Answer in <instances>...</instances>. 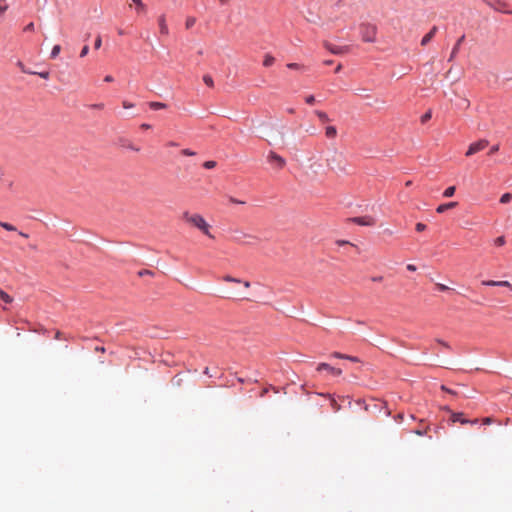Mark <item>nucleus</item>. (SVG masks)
I'll return each mask as SVG.
<instances>
[{
    "label": "nucleus",
    "instance_id": "obj_1",
    "mask_svg": "<svg viewBox=\"0 0 512 512\" xmlns=\"http://www.w3.org/2000/svg\"><path fill=\"white\" fill-rule=\"evenodd\" d=\"M182 219L189 225L197 228L206 236L213 238V235L210 233V224L204 219V217L198 213H190L188 211L183 212Z\"/></svg>",
    "mask_w": 512,
    "mask_h": 512
},
{
    "label": "nucleus",
    "instance_id": "obj_15",
    "mask_svg": "<svg viewBox=\"0 0 512 512\" xmlns=\"http://www.w3.org/2000/svg\"><path fill=\"white\" fill-rule=\"evenodd\" d=\"M464 38H465V36L463 35V36H461V37L458 39L457 43L455 44V46H454V48H453V50H452V53H451V56H450V60H451V59H452V58L457 54V52H458V50H459L460 45H461V44H462V42L464 41Z\"/></svg>",
    "mask_w": 512,
    "mask_h": 512
},
{
    "label": "nucleus",
    "instance_id": "obj_59",
    "mask_svg": "<svg viewBox=\"0 0 512 512\" xmlns=\"http://www.w3.org/2000/svg\"><path fill=\"white\" fill-rule=\"evenodd\" d=\"M341 69H342V65H341V64H339V65L336 67L335 72H336V73H338V72H340V70H341Z\"/></svg>",
    "mask_w": 512,
    "mask_h": 512
},
{
    "label": "nucleus",
    "instance_id": "obj_40",
    "mask_svg": "<svg viewBox=\"0 0 512 512\" xmlns=\"http://www.w3.org/2000/svg\"><path fill=\"white\" fill-rule=\"evenodd\" d=\"M498 150H499V145H498V144L493 145V146L490 148L489 155H492V154H494V153L498 152Z\"/></svg>",
    "mask_w": 512,
    "mask_h": 512
},
{
    "label": "nucleus",
    "instance_id": "obj_34",
    "mask_svg": "<svg viewBox=\"0 0 512 512\" xmlns=\"http://www.w3.org/2000/svg\"><path fill=\"white\" fill-rule=\"evenodd\" d=\"M89 52V46L88 45H84L81 52H80V57L83 58L85 57Z\"/></svg>",
    "mask_w": 512,
    "mask_h": 512
},
{
    "label": "nucleus",
    "instance_id": "obj_8",
    "mask_svg": "<svg viewBox=\"0 0 512 512\" xmlns=\"http://www.w3.org/2000/svg\"><path fill=\"white\" fill-rule=\"evenodd\" d=\"M352 221L358 225L362 226H373L375 225V219L371 216H364V217H355L352 218Z\"/></svg>",
    "mask_w": 512,
    "mask_h": 512
},
{
    "label": "nucleus",
    "instance_id": "obj_17",
    "mask_svg": "<svg viewBox=\"0 0 512 512\" xmlns=\"http://www.w3.org/2000/svg\"><path fill=\"white\" fill-rule=\"evenodd\" d=\"M149 106L153 110H159V109H165L166 108V104L162 103V102H150Z\"/></svg>",
    "mask_w": 512,
    "mask_h": 512
},
{
    "label": "nucleus",
    "instance_id": "obj_6",
    "mask_svg": "<svg viewBox=\"0 0 512 512\" xmlns=\"http://www.w3.org/2000/svg\"><path fill=\"white\" fill-rule=\"evenodd\" d=\"M257 238L251 234H247L241 231H235L234 241L237 243H250L251 240H256Z\"/></svg>",
    "mask_w": 512,
    "mask_h": 512
},
{
    "label": "nucleus",
    "instance_id": "obj_62",
    "mask_svg": "<svg viewBox=\"0 0 512 512\" xmlns=\"http://www.w3.org/2000/svg\"><path fill=\"white\" fill-rule=\"evenodd\" d=\"M332 63H333V61H332V60H326V61H324V64H325V65H331Z\"/></svg>",
    "mask_w": 512,
    "mask_h": 512
},
{
    "label": "nucleus",
    "instance_id": "obj_42",
    "mask_svg": "<svg viewBox=\"0 0 512 512\" xmlns=\"http://www.w3.org/2000/svg\"><path fill=\"white\" fill-rule=\"evenodd\" d=\"M287 67L289 69H300L302 66L297 63H289V64H287Z\"/></svg>",
    "mask_w": 512,
    "mask_h": 512
},
{
    "label": "nucleus",
    "instance_id": "obj_37",
    "mask_svg": "<svg viewBox=\"0 0 512 512\" xmlns=\"http://www.w3.org/2000/svg\"><path fill=\"white\" fill-rule=\"evenodd\" d=\"M493 422H494V420H493V418H491V417H486V418H483V420H482V423H483L484 425H490V424H492Z\"/></svg>",
    "mask_w": 512,
    "mask_h": 512
},
{
    "label": "nucleus",
    "instance_id": "obj_3",
    "mask_svg": "<svg viewBox=\"0 0 512 512\" xmlns=\"http://www.w3.org/2000/svg\"><path fill=\"white\" fill-rule=\"evenodd\" d=\"M377 28L371 24L361 25V35L365 42H374L376 39Z\"/></svg>",
    "mask_w": 512,
    "mask_h": 512
},
{
    "label": "nucleus",
    "instance_id": "obj_23",
    "mask_svg": "<svg viewBox=\"0 0 512 512\" xmlns=\"http://www.w3.org/2000/svg\"><path fill=\"white\" fill-rule=\"evenodd\" d=\"M315 113L318 116V118L320 119V121H322V122L330 121L328 115L325 112H323V111H316Z\"/></svg>",
    "mask_w": 512,
    "mask_h": 512
},
{
    "label": "nucleus",
    "instance_id": "obj_54",
    "mask_svg": "<svg viewBox=\"0 0 512 512\" xmlns=\"http://www.w3.org/2000/svg\"><path fill=\"white\" fill-rule=\"evenodd\" d=\"M372 280L375 282H380L383 280V277L382 276L373 277Z\"/></svg>",
    "mask_w": 512,
    "mask_h": 512
},
{
    "label": "nucleus",
    "instance_id": "obj_5",
    "mask_svg": "<svg viewBox=\"0 0 512 512\" xmlns=\"http://www.w3.org/2000/svg\"><path fill=\"white\" fill-rule=\"evenodd\" d=\"M267 160L271 165H274L279 170L284 168L286 165V160L274 151L269 152Z\"/></svg>",
    "mask_w": 512,
    "mask_h": 512
},
{
    "label": "nucleus",
    "instance_id": "obj_13",
    "mask_svg": "<svg viewBox=\"0 0 512 512\" xmlns=\"http://www.w3.org/2000/svg\"><path fill=\"white\" fill-rule=\"evenodd\" d=\"M325 135L329 139H334L337 136V129L334 126H327L325 128Z\"/></svg>",
    "mask_w": 512,
    "mask_h": 512
},
{
    "label": "nucleus",
    "instance_id": "obj_31",
    "mask_svg": "<svg viewBox=\"0 0 512 512\" xmlns=\"http://www.w3.org/2000/svg\"><path fill=\"white\" fill-rule=\"evenodd\" d=\"M331 407L336 412L339 411L341 408L340 405L336 402V400L334 398H331Z\"/></svg>",
    "mask_w": 512,
    "mask_h": 512
},
{
    "label": "nucleus",
    "instance_id": "obj_36",
    "mask_svg": "<svg viewBox=\"0 0 512 512\" xmlns=\"http://www.w3.org/2000/svg\"><path fill=\"white\" fill-rule=\"evenodd\" d=\"M415 228L418 232H422L426 229V225L419 222L416 224Z\"/></svg>",
    "mask_w": 512,
    "mask_h": 512
},
{
    "label": "nucleus",
    "instance_id": "obj_29",
    "mask_svg": "<svg viewBox=\"0 0 512 512\" xmlns=\"http://www.w3.org/2000/svg\"><path fill=\"white\" fill-rule=\"evenodd\" d=\"M432 117V112L431 111H427L424 115H422L421 117V122L422 123H425L427 122L428 120H430Z\"/></svg>",
    "mask_w": 512,
    "mask_h": 512
},
{
    "label": "nucleus",
    "instance_id": "obj_32",
    "mask_svg": "<svg viewBox=\"0 0 512 512\" xmlns=\"http://www.w3.org/2000/svg\"><path fill=\"white\" fill-rule=\"evenodd\" d=\"M203 166L206 168V169H212L216 166V162L215 161H206Z\"/></svg>",
    "mask_w": 512,
    "mask_h": 512
},
{
    "label": "nucleus",
    "instance_id": "obj_12",
    "mask_svg": "<svg viewBox=\"0 0 512 512\" xmlns=\"http://www.w3.org/2000/svg\"><path fill=\"white\" fill-rule=\"evenodd\" d=\"M457 202H449L445 204H441L437 207L436 211L437 213H444L446 210L454 208L457 206Z\"/></svg>",
    "mask_w": 512,
    "mask_h": 512
},
{
    "label": "nucleus",
    "instance_id": "obj_46",
    "mask_svg": "<svg viewBox=\"0 0 512 512\" xmlns=\"http://www.w3.org/2000/svg\"><path fill=\"white\" fill-rule=\"evenodd\" d=\"M24 30H25V31H33V30H34V23H32V22H31V23H29V24L25 27V29H24Z\"/></svg>",
    "mask_w": 512,
    "mask_h": 512
},
{
    "label": "nucleus",
    "instance_id": "obj_41",
    "mask_svg": "<svg viewBox=\"0 0 512 512\" xmlns=\"http://www.w3.org/2000/svg\"><path fill=\"white\" fill-rule=\"evenodd\" d=\"M182 154L185 155V156H194L195 152L191 151L189 149H184V150H182Z\"/></svg>",
    "mask_w": 512,
    "mask_h": 512
},
{
    "label": "nucleus",
    "instance_id": "obj_2",
    "mask_svg": "<svg viewBox=\"0 0 512 512\" xmlns=\"http://www.w3.org/2000/svg\"><path fill=\"white\" fill-rule=\"evenodd\" d=\"M326 166L333 172L345 173L347 162L344 154L337 149L332 150L328 153L326 159Z\"/></svg>",
    "mask_w": 512,
    "mask_h": 512
},
{
    "label": "nucleus",
    "instance_id": "obj_38",
    "mask_svg": "<svg viewBox=\"0 0 512 512\" xmlns=\"http://www.w3.org/2000/svg\"><path fill=\"white\" fill-rule=\"evenodd\" d=\"M305 101H306L307 104L312 105L315 102V98H314L313 95H309V96L306 97Z\"/></svg>",
    "mask_w": 512,
    "mask_h": 512
},
{
    "label": "nucleus",
    "instance_id": "obj_45",
    "mask_svg": "<svg viewBox=\"0 0 512 512\" xmlns=\"http://www.w3.org/2000/svg\"><path fill=\"white\" fill-rule=\"evenodd\" d=\"M497 286L512 287L508 281H498Z\"/></svg>",
    "mask_w": 512,
    "mask_h": 512
},
{
    "label": "nucleus",
    "instance_id": "obj_20",
    "mask_svg": "<svg viewBox=\"0 0 512 512\" xmlns=\"http://www.w3.org/2000/svg\"><path fill=\"white\" fill-rule=\"evenodd\" d=\"M455 187L454 186H450L448 188L445 189L444 193H443V196L446 197V198H449V197H452L455 193Z\"/></svg>",
    "mask_w": 512,
    "mask_h": 512
},
{
    "label": "nucleus",
    "instance_id": "obj_9",
    "mask_svg": "<svg viewBox=\"0 0 512 512\" xmlns=\"http://www.w3.org/2000/svg\"><path fill=\"white\" fill-rule=\"evenodd\" d=\"M322 370H327V371H329L331 374H333L335 376H340L342 374V370L341 369L332 367V366H330L327 363H320V364H318L317 371L320 372Z\"/></svg>",
    "mask_w": 512,
    "mask_h": 512
},
{
    "label": "nucleus",
    "instance_id": "obj_57",
    "mask_svg": "<svg viewBox=\"0 0 512 512\" xmlns=\"http://www.w3.org/2000/svg\"><path fill=\"white\" fill-rule=\"evenodd\" d=\"M141 128H143V129H150L151 126L149 124H142Z\"/></svg>",
    "mask_w": 512,
    "mask_h": 512
},
{
    "label": "nucleus",
    "instance_id": "obj_14",
    "mask_svg": "<svg viewBox=\"0 0 512 512\" xmlns=\"http://www.w3.org/2000/svg\"><path fill=\"white\" fill-rule=\"evenodd\" d=\"M451 420H452L453 422H460V423H462V424H466V423H468V422H469V420H468V419H465V418L463 417V414H462V413H452V415H451Z\"/></svg>",
    "mask_w": 512,
    "mask_h": 512
},
{
    "label": "nucleus",
    "instance_id": "obj_27",
    "mask_svg": "<svg viewBox=\"0 0 512 512\" xmlns=\"http://www.w3.org/2000/svg\"><path fill=\"white\" fill-rule=\"evenodd\" d=\"M195 23H196V19L194 17H188L186 20L185 26L187 29H190L191 27L194 26Z\"/></svg>",
    "mask_w": 512,
    "mask_h": 512
},
{
    "label": "nucleus",
    "instance_id": "obj_60",
    "mask_svg": "<svg viewBox=\"0 0 512 512\" xmlns=\"http://www.w3.org/2000/svg\"><path fill=\"white\" fill-rule=\"evenodd\" d=\"M95 350L96 351H100V352H105V348L104 347H96Z\"/></svg>",
    "mask_w": 512,
    "mask_h": 512
},
{
    "label": "nucleus",
    "instance_id": "obj_25",
    "mask_svg": "<svg viewBox=\"0 0 512 512\" xmlns=\"http://www.w3.org/2000/svg\"><path fill=\"white\" fill-rule=\"evenodd\" d=\"M225 282H233V283H241L242 280L238 278H234L230 275H226L222 278Z\"/></svg>",
    "mask_w": 512,
    "mask_h": 512
},
{
    "label": "nucleus",
    "instance_id": "obj_51",
    "mask_svg": "<svg viewBox=\"0 0 512 512\" xmlns=\"http://www.w3.org/2000/svg\"><path fill=\"white\" fill-rule=\"evenodd\" d=\"M6 10H7V6L6 5H2L0 3V14H3Z\"/></svg>",
    "mask_w": 512,
    "mask_h": 512
},
{
    "label": "nucleus",
    "instance_id": "obj_64",
    "mask_svg": "<svg viewBox=\"0 0 512 512\" xmlns=\"http://www.w3.org/2000/svg\"><path fill=\"white\" fill-rule=\"evenodd\" d=\"M60 337H61V333L58 331V332L56 333V335H55V338H56V339H60Z\"/></svg>",
    "mask_w": 512,
    "mask_h": 512
},
{
    "label": "nucleus",
    "instance_id": "obj_55",
    "mask_svg": "<svg viewBox=\"0 0 512 512\" xmlns=\"http://www.w3.org/2000/svg\"><path fill=\"white\" fill-rule=\"evenodd\" d=\"M241 283H242V284L244 285V287H246V288H249V287H250V282H249V281H244V280H242V282H241Z\"/></svg>",
    "mask_w": 512,
    "mask_h": 512
},
{
    "label": "nucleus",
    "instance_id": "obj_39",
    "mask_svg": "<svg viewBox=\"0 0 512 512\" xmlns=\"http://www.w3.org/2000/svg\"><path fill=\"white\" fill-rule=\"evenodd\" d=\"M436 287H437V289H438L439 291H446V290H448V289H449V287H448V286H446V285H444V284H441V283H438V284L436 285Z\"/></svg>",
    "mask_w": 512,
    "mask_h": 512
},
{
    "label": "nucleus",
    "instance_id": "obj_43",
    "mask_svg": "<svg viewBox=\"0 0 512 512\" xmlns=\"http://www.w3.org/2000/svg\"><path fill=\"white\" fill-rule=\"evenodd\" d=\"M336 244L339 245V246H342V245H353L352 243H350L347 240H337Z\"/></svg>",
    "mask_w": 512,
    "mask_h": 512
},
{
    "label": "nucleus",
    "instance_id": "obj_16",
    "mask_svg": "<svg viewBox=\"0 0 512 512\" xmlns=\"http://www.w3.org/2000/svg\"><path fill=\"white\" fill-rule=\"evenodd\" d=\"M275 62V58L270 55V54H266L265 57H264V61H263V65L265 67H270L274 64Z\"/></svg>",
    "mask_w": 512,
    "mask_h": 512
},
{
    "label": "nucleus",
    "instance_id": "obj_28",
    "mask_svg": "<svg viewBox=\"0 0 512 512\" xmlns=\"http://www.w3.org/2000/svg\"><path fill=\"white\" fill-rule=\"evenodd\" d=\"M203 81L209 87H213V85H214L213 79L210 75H204Z\"/></svg>",
    "mask_w": 512,
    "mask_h": 512
},
{
    "label": "nucleus",
    "instance_id": "obj_53",
    "mask_svg": "<svg viewBox=\"0 0 512 512\" xmlns=\"http://www.w3.org/2000/svg\"><path fill=\"white\" fill-rule=\"evenodd\" d=\"M93 107L96 108V109H103L104 108V104H102V103L94 104Z\"/></svg>",
    "mask_w": 512,
    "mask_h": 512
},
{
    "label": "nucleus",
    "instance_id": "obj_50",
    "mask_svg": "<svg viewBox=\"0 0 512 512\" xmlns=\"http://www.w3.org/2000/svg\"><path fill=\"white\" fill-rule=\"evenodd\" d=\"M407 270L414 272V271H416V266L413 265V264H408L407 265Z\"/></svg>",
    "mask_w": 512,
    "mask_h": 512
},
{
    "label": "nucleus",
    "instance_id": "obj_58",
    "mask_svg": "<svg viewBox=\"0 0 512 512\" xmlns=\"http://www.w3.org/2000/svg\"><path fill=\"white\" fill-rule=\"evenodd\" d=\"M128 147H129L131 150H134V151H136V152H138V151H139V148H137V147H135V146H133V145H129Z\"/></svg>",
    "mask_w": 512,
    "mask_h": 512
},
{
    "label": "nucleus",
    "instance_id": "obj_10",
    "mask_svg": "<svg viewBox=\"0 0 512 512\" xmlns=\"http://www.w3.org/2000/svg\"><path fill=\"white\" fill-rule=\"evenodd\" d=\"M158 25H159L160 33L162 35H168L169 29H168V26L166 24V18H165L164 15L159 16V18H158Z\"/></svg>",
    "mask_w": 512,
    "mask_h": 512
},
{
    "label": "nucleus",
    "instance_id": "obj_11",
    "mask_svg": "<svg viewBox=\"0 0 512 512\" xmlns=\"http://www.w3.org/2000/svg\"><path fill=\"white\" fill-rule=\"evenodd\" d=\"M437 32V27L434 26L432 27V29L422 38L421 40V45L425 46L426 44H428L432 38L435 36Z\"/></svg>",
    "mask_w": 512,
    "mask_h": 512
},
{
    "label": "nucleus",
    "instance_id": "obj_30",
    "mask_svg": "<svg viewBox=\"0 0 512 512\" xmlns=\"http://www.w3.org/2000/svg\"><path fill=\"white\" fill-rule=\"evenodd\" d=\"M495 245L503 246L505 244V238L503 236H499L494 241Z\"/></svg>",
    "mask_w": 512,
    "mask_h": 512
},
{
    "label": "nucleus",
    "instance_id": "obj_56",
    "mask_svg": "<svg viewBox=\"0 0 512 512\" xmlns=\"http://www.w3.org/2000/svg\"><path fill=\"white\" fill-rule=\"evenodd\" d=\"M267 392H268V388L263 389L260 396L264 397L267 394Z\"/></svg>",
    "mask_w": 512,
    "mask_h": 512
},
{
    "label": "nucleus",
    "instance_id": "obj_33",
    "mask_svg": "<svg viewBox=\"0 0 512 512\" xmlns=\"http://www.w3.org/2000/svg\"><path fill=\"white\" fill-rule=\"evenodd\" d=\"M102 45V39H101V36L98 35L95 39V43H94V48L95 49H99Z\"/></svg>",
    "mask_w": 512,
    "mask_h": 512
},
{
    "label": "nucleus",
    "instance_id": "obj_47",
    "mask_svg": "<svg viewBox=\"0 0 512 512\" xmlns=\"http://www.w3.org/2000/svg\"><path fill=\"white\" fill-rule=\"evenodd\" d=\"M330 356L334 357V358L341 359L342 353H340V352H333Z\"/></svg>",
    "mask_w": 512,
    "mask_h": 512
},
{
    "label": "nucleus",
    "instance_id": "obj_18",
    "mask_svg": "<svg viewBox=\"0 0 512 512\" xmlns=\"http://www.w3.org/2000/svg\"><path fill=\"white\" fill-rule=\"evenodd\" d=\"M0 299L8 304L13 301V298L10 295H8L6 292H4L3 290H0Z\"/></svg>",
    "mask_w": 512,
    "mask_h": 512
},
{
    "label": "nucleus",
    "instance_id": "obj_49",
    "mask_svg": "<svg viewBox=\"0 0 512 512\" xmlns=\"http://www.w3.org/2000/svg\"><path fill=\"white\" fill-rule=\"evenodd\" d=\"M347 360H350L352 362H359L360 361L359 358H357L355 356H350V355H348Z\"/></svg>",
    "mask_w": 512,
    "mask_h": 512
},
{
    "label": "nucleus",
    "instance_id": "obj_26",
    "mask_svg": "<svg viewBox=\"0 0 512 512\" xmlns=\"http://www.w3.org/2000/svg\"><path fill=\"white\" fill-rule=\"evenodd\" d=\"M133 3L136 5L137 9L139 11H145L146 9V6L145 4L142 2V0H132Z\"/></svg>",
    "mask_w": 512,
    "mask_h": 512
},
{
    "label": "nucleus",
    "instance_id": "obj_22",
    "mask_svg": "<svg viewBox=\"0 0 512 512\" xmlns=\"http://www.w3.org/2000/svg\"><path fill=\"white\" fill-rule=\"evenodd\" d=\"M61 51V46L60 45H55L53 48H52V51H51V54H50V57L52 59H55L56 57H58L59 53Z\"/></svg>",
    "mask_w": 512,
    "mask_h": 512
},
{
    "label": "nucleus",
    "instance_id": "obj_7",
    "mask_svg": "<svg viewBox=\"0 0 512 512\" xmlns=\"http://www.w3.org/2000/svg\"><path fill=\"white\" fill-rule=\"evenodd\" d=\"M325 48L328 49L331 53L335 54V55H341V54H345L349 51V47L348 46H336V45H333L331 43H328L326 42L324 44Z\"/></svg>",
    "mask_w": 512,
    "mask_h": 512
},
{
    "label": "nucleus",
    "instance_id": "obj_4",
    "mask_svg": "<svg viewBox=\"0 0 512 512\" xmlns=\"http://www.w3.org/2000/svg\"><path fill=\"white\" fill-rule=\"evenodd\" d=\"M489 142L486 139H480L472 144L469 145L468 150L466 151L465 155L467 157H470L482 150H484L488 146Z\"/></svg>",
    "mask_w": 512,
    "mask_h": 512
},
{
    "label": "nucleus",
    "instance_id": "obj_52",
    "mask_svg": "<svg viewBox=\"0 0 512 512\" xmlns=\"http://www.w3.org/2000/svg\"><path fill=\"white\" fill-rule=\"evenodd\" d=\"M114 79L111 75H107L105 78H104V81L105 82H112Z\"/></svg>",
    "mask_w": 512,
    "mask_h": 512
},
{
    "label": "nucleus",
    "instance_id": "obj_44",
    "mask_svg": "<svg viewBox=\"0 0 512 512\" xmlns=\"http://www.w3.org/2000/svg\"><path fill=\"white\" fill-rule=\"evenodd\" d=\"M122 105H123V107H124L125 109H130V108L134 107V104H133V103H130V102H128V101H123Z\"/></svg>",
    "mask_w": 512,
    "mask_h": 512
},
{
    "label": "nucleus",
    "instance_id": "obj_24",
    "mask_svg": "<svg viewBox=\"0 0 512 512\" xmlns=\"http://www.w3.org/2000/svg\"><path fill=\"white\" fill-rule=\"evenodd\" d=\"M0 227L6 229L7 231H16V227L7 222L0 221Z\"/></svg>",
    "mask_w": 512,
    "mask_h": 512
},
{
    "label": "nucleus",
    "instance_id": "obj_21",
    "mask_svg": "<svg viewBox=\"0 0 512 512\" xmlns=\"http://www.w3.org/2000/svg\"><path fill=\"white\" fill-rule=\"evenodd\" d=\"M511 200H512V194L504 193L500 198V203L506 204V203H509Z\"/></svg>",
    "mask_w": 512,
    "mask_h": 512
},
{
    "label": "nucleus",
    "instance_id": "obj_48",
    "mask_svg": "<svg viewBox=\"0 0 512 512\" xmlns=\"http://www.w3.org/2000/svg\"><path fill=\"white\" fill-rule=\"evenodd\" d=\"M230 202L231 203H235V204H244L243 201L237 200V199H235L233 197H230Z\"/></svg>",
    "mask_w": 512,
    "mask_h": 512
},
{
    "label": "nucleus",
    "instance_id": "obj_19",
    "mask_svg": "<svg viewBox=\"0 0 512 512\" xmlns=\"http://www.w3.org/2000/svg\"><path fill=\"white\" fill-rule=\"evenodd\" d=\"M22 71L25 72V73H29V74H37L39 75L41 78L43 79H48L49 78V72L48 71H44V72H32V71H26L25 69L22 68Z\"/></svg>",
    "mask_w": 512,
    "mask_h": 512
},
{
    "label": "nucleus",
    "instance_id": "obj_63",
    "mask_svg": "<svg viewBox=\"0 0 512 512\" xmlns=\"http://www.w3.org/2000/svg\"><path fill=\"white\" fill-rule=\"evenodd\" d=\"M20 236L24 237V238H28V234L24 233V232H20L19 233Z\"/></svg>",
    "mask_w": 512,
    "mask_h": 512
},
{
    "label": "nucleus",
    "instance_id": "obj_61",
    "mask_svg": "<svg viewBox=\"0 0 512 512\" xmlns=\"http://www.w3.org/2000/svg\"><path fill=\"white\" fill-rule=\"evenodd\" d=\"M441 389L444 390V391H447L449 393H453L451 390H449L448 388H446L445 386H441Z\"/></svg>",
    "mask_w": 512,
    "mask_h": 512
},
{
    "label": "nucleus",
    "instance_id": "obj_35",
    "mask_svg": "<svg viewBox=\"0 0 512 512\" xmlns=\"http://www.w3.org/2000/svg\"><path fill=\"white\" fill-rule=\"evenodd\" d=\"M483 285H486V286H497L498 284V281H494V280H487V281H483L482 282Z\"/></svg>",
    "mask_w": 512,
    "mask_h": 512
}]
</instances>
